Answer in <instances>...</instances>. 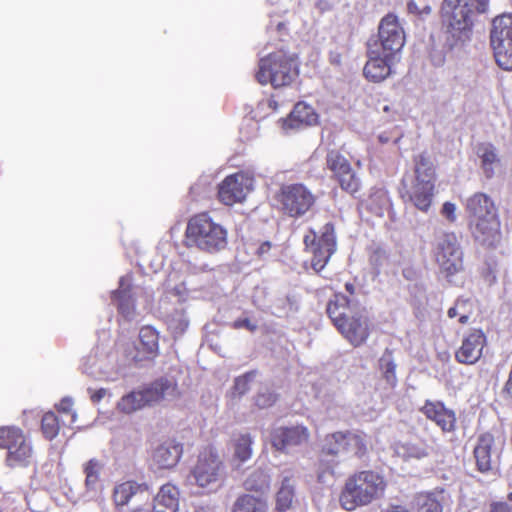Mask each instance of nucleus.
Instances as JSON below:
<instances>
[{
	"mask_svg": "<svg viewBox=\"0 0 512 512\" xmlns=\"http://www.w3.org/2000/svg\"><path fill=\"white\" fill-rule=\"evenodd\" d=\"M388 488L385 475L374 469L358 470L344 481L338 501L342 509L353 512L382 499Z\"/></svg>",
	"mask_w": 512,
	"mask_h": 512,
	"instance_id": "obj_1",
	"label": "nucleus"
},
{
	"mask_svg": "<svg viewBox=\"0 0 512 512\" xmlns=\"http://www.w3.org/2000/svg\"><path fill=\"white\" fill-rule=\"evenodd\" d=\"M465 211L474 237L483 245L495 247L501 241V222L493 199L476 192L467 198Z\"/></svg>",
	"mask_w": 512,
	"mask_h": 512,
	"instance_id": "obj_2",
	"label": "nucleus"
},
{
	"mask_svg": "<svg viewBox=\"0 0 512 512\" xmlns=\"http://www.w3.org/2000/svg\"><path fill=\"white\" fill-rule=\"evenodd\" d=\"M413 162L414 180L410 184L402 180L399 195L405 204H411L426 213L431 208L435 196V166L426 153L416 155Z\"/></svg>",
	"mask_w": 512,
	"mask_h": 512,
	"instance_id": "obj_3",
	"label": "nucleus"
},
{
	"mask_svg": "<svg viewBox=\"0 0 512 512\" xmlns=\"http://www.w3.org/2000/svg\"><path fill=\"white\" fill-rule=\"evenodd\" d=\"M185 237L189 246L206 253H217L228 244V232L208 212L192 216L187 223Z\"/></svg>",
	"mask_w": 512,
	"mask_h": 512,
	"instance_id": "obj_4",
	"label": "nucleus"
},
{
	"mask_svg": "<svg viewBox=\"0 0 512 512\" xmlns=\"http://www.w3.org/2000/svg\"><path fill=\"white\" fill-rule=\"evenodd\" d=\"M298 76V67L293 55L280 49L261 58L256 79L261 85L274 88L289 86Z\"/></svg>",
	"mask_w": 512,
	"mask_h": 512,
	"instance_id": "obj_5",
	"label": "nucleus"
},
{
	"mask_svg": "<svg viewBox=\"0 0 512 512\" xmlns=\"http://www.w3.org/2000/svg\"><path fill=\"white\" fill-rule=\"evenodd\" d=\"M304 250L311 254V267L320 273L337 249V237L333 222L325 223L317 232L309 228L303 237Z\"/></svg>",
	"mask_w": 512,
	"mask_h": 512,
	"instance_id": "obj_6",
	"label": "nucleus"
},
{
	"mask_svg": "<svg viewBox=\"0 0 512 512\" xmlns=\"http://www.w3.org/2000/svg\"><path fill=\"white\" fill-rule=\"evenodd\" d=\"M473 10L467 0H444L441 6V23L445 32L455 41L470 38L473 27Z\"/></svg>",
	"mask_w": 512,
	"mask_h": 512,
	"instance_id": "obj_7",
	"label": "nucleus"
},
{
	"mask_svg": "<svg viewBox=\"0 0 512 512\" xmlns=\"http://www.w3.org/2000/svg\"><path fill=\"white\" fill-rule=\"evenodd\" d=\"M276 200L284 215L298 219L313 209L317 197L303 183H291L280 187Z\"/></svg>",
	"mask_w": 512,
	"mask_h": 512,
	"instance_id": "obj_8",
	"label": "nucleus"
},
{
	"mask_svg": "<svg viewBox=\"0 0 512 512\" xmlns=\"http://www.w3.org/2000/svg\"><path fill=\"white\" fill-rule=\"evenodd\" d=\"M0 449L7 450L6 464L11 468L27 467L32 462V446L19 427H0Z\"/></svg>",
	"mask_w": 512,
	"mask_h": 512,
	"instance_id": "obj_9",
	"label": "nucleus"
},
{
	"mask_svg": "<svg viewBox=\"0 0 512 512\" xmlns=\"http://www.w3.org/2000/svg\"><path fill=\"white\" fill-rule=\"evenodd\" d=\"M224 465L215 449L204 447L190 471L192 483L201 488H211L220 483Z\"/></svg>",
	"mask_w": 512,
	"mask_h": 512,
	"instance_id": "obj_10",
	"label": "nucleus"
},
{
	"mask_svg": "<svg viewBox=\"0 0 512 512\" xmlns=\"http://www.w3.org/2000/svg\"><path fill=\"white\" fill-rule=\"evenodd\" d=\"M490 42L498 66L512 71V15L503 14L493 20Z\"/></svg>",
	"mask_w": 512,
	"mask_h": 512,
	"instance_id": "obj_11",
	"label": "nucleus"
},
{
	"mask_svg": "<svg viewBox=\"0 0 512 512\" xmlns=\"http://www.w3.org/2000/svg\"><path fill=\"white\" fill-rule=\"evenodd\" d=\"M434 258L446 278L464 271L463 251L455 233H443L437 240Z\"/></svg>",
	"mask_w": 512,
	"mask_h": 512,
	"instance_id": "obj_12",
	"label": "nucleus"
},
{
	"mask_svg": "<svg viewBox=\"0 0 512 512\" xmlns=\"http://www.w3.org/2000/svg\"><path fill=\"white\" fill-rule=\"evenodd\" d=\"M367 451L365 436L350 430L327 434L321 445L322 456L337 457L342 453H352L361 459L367 454Z\"/></svg>",
	"mask_w": 512,
	"mask_h": 512,
	"instance_id": "obj_13",
	"label": "nucleus"
},
{
	"mask_svg": "<svg viewBox=\"0 0 512 512\" xmlns=\"http://www.w3.org/2000/svg\"><path fill=\"white\" fill-rule=\"evenodd\" d=\"M253 185L254 177L248 172L239 171L230 174L218 185V200L226 206L242 203L253 190Z\"/></svg>",
	"mask_w": 512,
	"mask_h": 512,
	"instance_id": "obj_14",
	"label": "nucleus"
},
{
	"mask_svg": "<svg viewBox=\"0 0 512 512\" xmlns=\"http://www.w3.org/2000/svg\"><path fill=\"white\" fill-rule=\"evenodd\" d=\"M405 32L398 17L393 13L385 15L378 26V41L383 54L396 57L405 45Z\"/></svg>",
	"mask_w": 512,
	"mask_h": 512,
	"instance_id": "obj_15",
	"label": "nucleus"
},
{
	"mask_svg": "<svg viewBox=\"0 0 512 512\" xmlns=\"http://www.w3.org/2000/svg\"><path fill=\"white\" fill-rule=\"evenodd\" d=\"M310 440V431L304 425L280 426L270 433L273 448L286 452L289 448L305 445Z\"/></svg>",
	"mask_w": 512,
	"mask_h": 512,
	"instance_id": "obj_16",
	"label": "nucleus"
},
{
	"mask_svg": "<svg viewBox=\"0 0 512 512\" xmlns=\"http://www.w3.org/2000/svg\"><path fill=\"white\" fill-rule=\"evenodd\" d=\"M487 345V337L482 329L473 328L464 335L460 347L455 352V360L460 364L477 363Z\"/></svg>",
	"mask_w": 512,
	"mask_h": 512,
	"instance_id": "obj_17",
	"label": "nucleus"
},
{
	"mask_svg": "<svg viewBox=\"0 0 512 512\" xmlns=\"http://www.w3.org/2000/svg\"><path fill=\"white\" fill-rule=\"evenodd\" d=\"M419 411L433 422L443 433H453L457 429V417L453 409L440 400H425Z\"/></svg>",
	"mask_w": 512,
	"mask_h": 512,
	"instance_id": "obj_18",
	"label": "nucleus"
},
{
	"mask_svg": "<svg viewBox=\"0 0 512 512\" xmlns=\"http://www.w3.org/2000/svg\"><path fill=\"white\" fill-rule=\"evenodd\" d=\"M336 329L354 347L363 345L370 336L368 317L359 311L345 318Z\"/></svg>",
	"mask_w": 512,
	"mask_h": 512,
	"instance_id": "obj_19",
	"label": "nucleus"
},
{
	"mask_svg": "<svg viewBox=\"0 0 512 512\" xmlns=\"http://www.w3.org/2000/svg\"><path fill=\"white\" fill-rule=\"evenodd\" d=\"M129 355L135 363L154 361L159 355V332L150 325L141 327L134 352Z\"/></svg>",
	"mask_w": 512,
	"mask_h": 512,
	"instance_id": "obj_20",
	"label": "nucleus"
},
{
	"mask_svg": "<svg viewBox=\"0 0 512 512\" xmlns=\"http://www.w3.org/2000/svg\"><path fill=\"white\" fill-rule=\"evenodd\" d=\"M367 57L363 75L369 82L380 83L391 75L395 57L383 54L379 49H369Z\"/></svg>",
	"mask_w": 512,
	"mask_h": 512,
	"instance_id": "obj_21",
	"label": "nucleus"
},
{
	"mask_svg": "<svg viewBox=\"0 0 512 512\" xmlns=\"http://www.w3.org/2000/svg\"><path fill=\"white\" fill-rule=\"evenodd\" d=\"M147 406L178 396L177 384L167 378H159L141 389Z\"/></svg>",
	"mask_w": 512,
	"mask_h": 512,
	"instance_id": "obj_22",
	"label": "nucleus"
},
{
	"mask_svg": "<svg viewBox=\"0 0 512 512\" xmlns=\"http://www.w3.org/2000/svg\"><path fill=\"white\" fill-rule=\"evenodd\" d=\"M495 443L494 436L489 433H483L478 437L477 444L473 454L478 471L485 473L492 468L491 451Z\"/></svg>",
	"mask_w": 512,
	"mask_h": 512,
	"instance_id": "obj_23",
	"label": "nucleus"
},
{
	"mask_svg": "<svg viewBox=\"0 0 512 512\" xmlns=\"http://www.w3.org/2000/svg\"><path fill=\"white\" fill-rule=\"evenodd\" d=\"M317 119L318 115L312 106L305 102H298L284 120V127L295 129L301 126H310L315 124Z\"/></svg>",
	"mask_w": 512,
	"mask_h": 512,
	"instance_id": "obj_24",
	"label": "nucleus"
},
{
	"mask_svg": "<svg viewBox=\"0 0 512 512\" xmlns=\"http://www.w3.org/2000/svg\"><path fill=\"white\" fill-rule=\"evenodd\" d=\"M179 496L178 488L166 483L160 487L152 506L156 512H176L179 507Z\"/></svg>",
	"mask_w": 512,
	"mask_h": 512,
	"instance_id": "obj_25",
	"label": "nucleus"
},
{
	"mask_svg": "<svg viewBox=\"0 0 512 512\" xmlns=\"http://www.w3.org/2000/svg\"><path fill=\"white\" fill-rule=\"evenodd\" d=\"M181 456L180 444H162L154 451L153 461L160 469H170L177 465Z\"/></svg>",
	"mask_w": 512,
	"mask_h": 512,
	"instance_id": "obj_26",
	"label": "nucleus"
},
{
	"mask_svg": "<svg viewBox=\"0 0 512 512\" xmlns=\"http://www.w3.org/2000/svg\"><path fill=\"white\" fill-rule=\"evenodd\" d=\"M350 304L351 300L342 293H335L328 301L326 312L335 327L350 316L347 314Z\"/></svg>",
	"mask_w": 512,
	"mask_h": 512,
	"instance_id": "obj_27",
	"label": "nucleus"
},
{
	"mask_svg": "<svg viewBox=\"0 0 512 512\" xmlns=\"http://www.w3.org/2000/svg\"><path fill=\"white\" fill-rule=\"evenodd\" d=\"M477 155L481 160V168L486 178L494 176L495 166L500 164V158L497 150L492 143H480L477 147Z\"/></svg>",
	"mask_w": 512,
	"mask_h": 512,
	"instance_id": "obj_28",
	"label": "nucleus"
},
{
	"mask_svg": "<svg viewBox=\"0 0 512 512\" xmlns=\"http://www.w3.org/2000/svg\"><path fill=\"white\" fill-rule=\"evenodd\" d=\"M142 493V486L135 481H125L117 484L112 493V499L117 508L126 506L132 497Z\"/></svg>",
	"mask_w": 512,
	"mask_h": 512,
	"instance_id": "obj_29",
	"label": "nucleus"
},
{
	"mask_svg": "<svg viewBox=\"0 0 512 512\" xmlns=\"http://www.w3.org/2000/svg\"><path fill=\"white\" fill-rule=\"evenodd\" d=\"M232 512H268V505L261 497L242 494L234 502Z\"/></svg>",
	"mask_w": 512,
	"mask_h": 512,
	"instance_id": "obj_30",
	"label": "nucleus"
},
{
	"mask_svg": "<svg viewBox=\"0 0 512 512\" xmlns=\"http://www.w3.org/2000/svg\"><path fill=\"white\" fill-rule=\"evenodd\" d=\"M125 279H120V286L113 292V299L117 301L118 311L124 316H129L134 309L133 300L131 297V287L128 285L124 287Z\"/></svg>",
	"mask_w": 512,
	"mask_h": 512,
	"instance_id": "obj_31",
	"label": "nucleus"
},
{
	"mask_svg": "<svg viewBox=\"0 0 512 512\" xmlns=\"http://www.w3.org/2000/svg\"><path fill=\"white\" fill-rule=\"evenodd\" d=\"M146 405L141 390L132 391L123 397L117 403V409L125 414L133 413L139 409L144 408Z\"/></svg>",
	"mask_w": 512,
	"mask_h": 512,
	"instance_id": "obj_32",
	"label": "nucleus"
},
{
	"mask_svg": "<svg viewBox=\"0 0 512 512\" xmlns=\"http://www.w3.org/2000/svg\"><path fill=\"white\" fill-rule=\"evenodd\" d=\"M325 160L327 168L332 173V179L352 167L350 161L336 149L329 150Z\"/></svg>",
	"mask_w": 512,
	"mask_h": 512,
	"instance_id": "obj_33",
	"label": "nucleus"
},
{
	"mask_svg": "<svg viewBox=\"0 0 512 512\" xmlns=\"http://www.w3.org/2000/svg\"><path fill=\"white\" fill-rule=\"evenodd\" d=\"M253 440L249 433L238 435L233 440L234 458L240 463L246 462L252 456Z\"/></svg>",
	"mask_w": 512,
	"mask_h": 512,
	"instance_id": "obj_34",
	"label": "nucleus"
},
{
	"mask_svg": "<svg viewBox=\"0 0 512 512\" xmlns=\"http://www.w3.org/2000/svg\"><path fill=\"white\" fill-rule=\"evenodd\" d=\"M333 180L350 195H355L361 189V181L352 167L337 175Z\"/></svg>",
	"mask_w": 512,
	"mask_h": 512,
	"instance_id": "obj_35",
	"label": "nucleus"
},
{
	"mask_svg": "<svg viewBox=\"0 0 512 512\" xmlns=\"http://www.w3.org/2000/svg\"><path fill=\"white\" fill-rule=\"evenodd\" d=\"M333 180L350 195H355L361 189V181L352 167L337 175Z\"/></svg>",
	"mask_w": 512,
	"mask_h": 512,
	"instance_id": "obj_36",
	"label": "nucleus"
},
{
	"mask_svg": "<svg viewBox=\"0 0 512 512\" xmlns=\"http://www.w3.org/2000/svg\"><path fill=\"white\" fill-rule=\"evenodd\" d=\"M404 457L422 459L430 455L432 447L426 440L408 441L400 446Z\"/></svg>",
	"mask_w": 512,
	"mask_h": 512,
	"instance_id": "obj_37",
	"label": "nucleus"
},
{
	"mask_svg": "<svg viewBox=\"0 0 512 512\" xmlns=\"http://www.w3.org/2000/svg\"><path fill=\"white\" fill-rule=\"evenodd\" d=\"M379 367L387 384L390 387H395L397 384L396 363L393 359L392 351L388 349L385 350L379 359Z\"/></svg>",
	"mask_w": 512,
	"mask_h": 512,
	"instance_id": "obj_38",
	"label": "nucleus"
},
{
	"mask_svg": "<svg viewBox=\"0 0 512 512\" xmlns=\"http://www.w3.org/2000/svg\"><path fill=\"white\" fill-rule=\"evenodd\" d=\"M473 314V303L469 299H457L453 307L447 311L449 318L458 317V322L465 325Z\"/></svg>",
	"mask_w": 512,
	"mask_h": 512,
	"instance_id": "obj_39",
	"label": "nucleus"
},
{
	"mask_svg": "<svg viewBox=\"0 0 512 512\" xmlns=\"http://www.w3.org/2000/svg\"><path fill=\"white\" fill-rule=\"evenodd\" d=\"M328 456H322L319 453V458L316 464V475L320 483H325L328 478H333L337 475L339 461L332 459L328 460Z\"/></svg>",
	"mask_w": 512,
	"mask_h": 512,
	"instance_id": "obj_40",
	"label": "nucleus"
},
{
	"mask_svg": "<svg viewBox=\"0 0 512 512\" xmlns=\"http://www.w3.org/2000/svg\"><path fill=\"white\" fill-rule=\"evenodd\" d=\"M102 467V463L94 458L84 464L83 472L85 474V487L87 490H95L100 480Z\"/></svg>",
	"mask_w": 512,
	"mask_h": 512,
	"instance_id": "obj_41",
	"label": "nucleus"
},
{
	"mask_svg": "<svg viewBox=\"0 0 512 512\" xmlns=\"http://www.w3.org/2000/svg\"><path fill=\"white\" fill-rule=\"evenodd\" d=\"M294 498V489L293 486L290 484V479L285 478L282 482V486L277 492L276 497V509L278 511H286L288 510L293 502Z\"/></svg>",
	"mask_w": 512,
	"mask_h": 512,
	"instance_id": "obj_42",
	"label": "nucleus"
},
{
	"mask_svg": "<svg viewBox=\"0 0 512 512\" xmlns=\"http://www.w3.org/2000/svg\"><path fill=\"white\" fill-rule=\"evenodd\" d=\"M41 431L48 440L56 438L60 431V421L58 416L52 412H46L41 420Z\"/></svg>",
	"mask_w": 512,
	"mask_h": 512,
	"instance_id": "obj_43",
	"label": "nucleus"
},
{
	"mask_svg": "<svg viewBox=\"0 0 512 512\" xmlns=\"http://www.w3.org/2000/svg\"><path fill=\"white\" fill-rule=\"evenodd\" d=\"M256 376L257 371L251 370L236 377L232 387V396L241 397L245 395L250 390L251 383L255 380Z\"/></svg>",
	"mask_w": 512,
	"mask_h": 512,
	"instance_id": "obj_44",
	"label": "nucleus"
},
{
	"mask_svg": "<svg viewBox=\"0 0 512 512\" xmlns=\"http://www.w3.org/2000/svg\"><path fill=\"white\" fill-rule=\"evenodd\" d=\"M417 512H443V506L436 497L428 494L419 497Z\"/></svg>",
	"mask_w": 512,
	"mask_h": 512,
	"instance_id": "obj_45",
	"label": "nucleus"
},
{
	"mask_svg": "<svg viewBox=\"0 0 512 512\" xmlns=\"http://www.w3.org/2000/svg\"><path fill=\"white\" fill-rule=\"evenodd\" d=\"M268 485L267 477L262 471L251 474L244 482L247 490H261Z\"/></svg>",
	"mask_w": 512,
	"mask_h": 512,
	"instance_id": "obj_46",
	"label": "nucleus"
},
{
	"mask_svg": "<svg viewBox=\"0 0 512 512\" xmlns=\"http://www.w3.org/2000/svg\"><path fill=\"white\" fill-rule=\"evenodd\" d=\"M278 399L277 394L272 391L265 390L258 392L254 397V404L259 409H267L272 407Z\"/></svg>",
	"mask_w": 512,
	"mask_h": 512,
	"instance_id": "obj_47",
	"label": "nucleus"
},
{
	"mask_svg": "<svg viewBox=\"0 0 512 512\" xmlns=\"http://www.w3.org/2000/svg\"><path fill=\"white\" fill-rule=\"evenodd\" d=\"M408 12L417 16L427 15L431 12V7L425 0H410L407 3Z\"/></svg>",
	"mask_w": 512,
	"mask_h": 512,
	"instance_id": "obj_48",
	"label": "nucleus"
},
{
	"mask_svg": "<svg viewBox=\"0 0 512 512\" xmlns=\"http://www.w3.org/2000/svg\"><path fill=\"white\" fill-rule=\"evenodd\" d=\"M369 201V210L380 215L382 213V205H385L387 202V196L384 192H378L371 195Z\"/></svg>",
	"mask_w": 512,
	"mask_h": 512,
	"instance_id": "obj_49",
	"label": "nucleus"
},
{
	"mask_svg": "<svg viewBox=\"0 0 512 512\" xmlns=\"http://www.w3.org/2000/svg\"><path fill=\"white\" fill-rule=\"evenodd\" d=\"M59 413L69 415L72 422L75 420V413L73 412V401L71 398L65 397L58 404L55 405Z\"/></svg>",
	"mask_w": 512,
	"mask_h": 512,
	"instance_id": "obj_50",
	"label": "nucleus"
},
{
	"mask_svg": "<svg viewBox=\"0 0 512 512\" xmlns=\"http://www.w3.org/2000/svg\"><path fill=\"white\" fill-rule=\"evenodd\" d=\"M385 258H386L385 250L378 247L372 251L369 261H370L371 265H373L375 267H379L382 265Z\"/></svg>",
	"mask_w": 512,
	"mask_h": 512,
	"instance_id": "obj_51",
	"label": "nucleus"
},
{
	"mask_svg": "<svg viewBox=\"0 0 512 512\" xmlns=\"http://www.w3.org/2000/svg\"><path fill=\"white\" fill-rule=\"evenodd\" d=\"M232 328L234 329H242L245 328L250 332H255L257 330V325L252 323L248 318H239L236 319L232 324Z\"/></svg>",
	"mask_w": 512,
	"mask_h": 512,
	"instance_id": "obj_52",
	"label": "nucleus"
},
{
	"mask_svg": "<svg viewBox=\"0 0 512 512\" xmlns=\"http://www.w3.org/2000/svg\"><path fill=\"white\" fill-rule=\"evenodd\" d=\"M456 206L454 203L445 202L442 206L441 213L442 215L450 222H455L456 220Z\"/></svg>",
	"mask_w": 512,
	"mask_h": 512,
	"instance_id": "obj_53",
	"label": "nucleus"
},
{
	"mask_svg": "<svg viewBox=\"0 0 512 512\" xmlns=\"http://www.w3.org/2000/svg\"><path fill=\"white\" fill-rule=\"evenodd\" d=\"M489 512H512V506L503 501L492 502Z\"/></svg>",
	"mask_w": 512,
	"mask_h": 512,
	"instance_id": "obj_54",
	"label": "nucleus"
},
{
	"mask_svg": "<svg viewBox=\"0 0 512 512\" xmlns=\"http://www.w3.org/2000/svg\"><path fill=\"white\" fill-rule=\"evenodd\" d=\"M502 393L504 397L512 402V364L508 378L503 386Z\"/></svg>",
	"mask_w": 512,
	"mask_h": 512,
	"instance_id": "obj_55",
	"label": "nucleus"
},
{
	"mask_svg": "<svg viewBox=\"0 0 512 512\" xmlns=\"http://www.w3.org/2000/svg\"><path fill=\"white\" fill-rule=\"evenodd\" d=\"M90 392V399L94 404H98L106 395L107 390L105 388H99L97 390H91Z\"/></svg>",
	"mask_w": 512,
	"mask_h": 512,
	"instance_id": "obj_56",
	"label": "nucleus"
},
{
	"mask_svg": "<svg viewBox=\"0 0 512 512\" xmlns=\"http://www.w3.org/2000/svg\"><path fill=\"white\" fill-rule=\"evenodd\" d=\"M402 275L405 279L409 280V281H412V280H415L416 277H417V271L414 267L412 266H408V267H405L403 270H402Z\"/></svg>",
	"mask_w": 512,
	"mask_h": 512,
	"instance_id": "obj_57",
	"label": "nucleus"
},
{
	"mask_svg": "<svg viewBox=\"0 0 512 512\" xmlns=\"http://www.w3.org/2000/svg\"><path fill=\"white\" fill-rule=\"evenodd\" d=\"M382 512H410V511L404 505H401V504H390Z\"/></svg>",
	"mask_w": 512,
	"mask_h": 512,
	"instance_id": "obj_58",
	"label": "nucleus"
},
{
	"mask_svg": "<svg viewBox=\"0 0 512 512\" xmlns=\"http://www.w3.org/2000/svg\"><path fill=\"white\" fill-rule=\"evenodd\" d=\"M316 7L321 11L325 12L331 9L332 5L328 0H319L316 4Z\"/></svg>",
	"mask_w": 512,
	"mask_h": 512,
	"instance_id": "obj_59",
	"label": "nucleus"
},
{
	"mask_svg": "<svg viewBox=\"0 0 512 512\" xmlns=\"http://www.w3.org/2000/svg\"><path fill=\"white\" fill-rule=\"evenodd\" d=\"M477 11L479 13H485L488 9L489 0H476Z\"/></svg>",
	"mask_w": 512,
	"mask_h": 512,
	"instance_id": "obj_60",
	"label": "nucleus"
},
{
	"mask_svg": "<svg viewBox=\"0 0 512 512\" xmlns=\"http://www.w3.org/2000/svg\"><path fill=\"white\" fill-rule=\"evenodd\" d=\"M130 512H156V510L153 507L150 509V505L146 504L145 506L136 507Z\"/></svg>",
	"mask_w": 512,
	"mask_h": 512,
	"instance_id": "obj_61",
	"label": "nucleus"
},
{
	"mask_svg": "<svg viewBox=\"0 0 512 512\" xmlns=\"http://www.w3.org/2000/svg\"><path fill=\"white\" fill-rule=\"evenodd\" d=\"M345 289L346 291L350 294V295H354L355 294V286L353 283L351 282H347L345 284Z\"/></svg>",
	"mask_w": 512,
	"mask_h": 512,
	"instance_id": "obj_62",
	"label": "nucleus"
},
{
	"mask_svg": "<svg viewBox=\"0 0 512 512\" xmlns=\"http://www.w3.org/2000/svg\"><path fill=\"white\" fill-rule=\"evenodd\" d=\"M508 500L512 502V492H510L507 496Z\"/></svg>",
	"mask_w": 512,
	"mask_h": 512,
	"instance_id": "obj_63",
	"label": "nucleus"
}]
</instances>
